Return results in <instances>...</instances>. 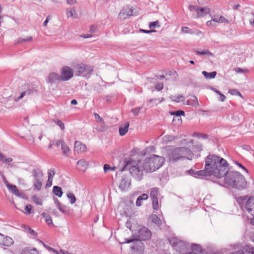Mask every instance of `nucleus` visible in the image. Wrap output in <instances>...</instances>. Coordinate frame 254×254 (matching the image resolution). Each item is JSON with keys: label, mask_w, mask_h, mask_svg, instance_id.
<instances>
[{"label": "nucleus", "mask_w": 254, "mask_h": 254, "mask_svg": "<svg viewBox=\"0 0 254 254\" xmlns=\"http://www.w3.org/2000/svg\"><path fill=\"white\" fill-rule=\"evenodd\" d=\"M73 75V70L67 66H64L62 68L60 75L62 81L68 80L72 77Z\"/></svg>", "instance_id": "obj_11"}, {"label": "nucleus", "mask_w": 254, "mask_h": 254, "mask_svg": "<svg viewBox=\"0 0 254 254\" xmlns=\"http://www.w3.org/2000/svg\"><path fill=\"white\" fill-rule=\"evenodd\" d=\"M189 9L191 13V16L194 18L203 17L210 12V9L207 7H200L197 5H190Z\"/></svg>", "instance_id": "obj_7"}, {"label": "nucleus", "mask_w": 254, "mask_h": 254, "mask_svg": "<svg viewBox=\"0 0 254 254\" xmlns=\"http://www.w3.org/2000/svg\"><path fill=\"white\" fill-rule=\"evenodd\" d=\"M32 174L34 180L42 179L43 173L40 169H34L32 171Z\"/></svg>", "instance_id": "obj_24"}, {"label": "nucleus", "mask_w": 254, "mask_h": 254, "mask_svg": "<svg viewBox=\"0 0 254 254\" xmlns=\"http://www.w3.org/2000/svg\"><path fill=\"white\" fill-rule=\"evenodd\" d=\"M173 115H175L177 117H180L181 115H185V112L182 110H178L171 113Z\"/></svg>", "instance_id": "obj_55"}, {"label": "nucleus", "mask_w": 254, "mask_h": 254, "mask_svg": "<svg viewBox=\"0 0 254 254\" xmlns=\"http://www.w3.org/2000/svg\"><path fill=\"white\" fill-rule=\"evenodd\" d=\"M116 168L115 167H110L109 165L107 164H105L104 165V171L105 173H107L109 171H115Z\"/></svg>", "instance_id": "obj_42"}, {"label": "nucleus", "mask_w": 254, "mask_h": 254, "mask_svg": "<svg viewBox=\"0 0 254 254\" xmlns=\"http://www.w3.org/2000/svg\"><path fill=\"white\" fill-rule=\"evenodd\" d=\"M53 192L56 195L61 197L63 194V191L62 188L59 186H54L53 189Z\"/></svg>", "instance_id": "obj_31"}, {"label": "nucleus", "mask_w": 254, "mask_h": 254, "mask_svg": "<svg viewBox=\"0 0 254 254\" xmlns=\"http://www.w3.org/2000/svg\"><path fill=\"white\" fill-rule=\"evenodd\" d=\"M193 136H196L198 138H208L207 135L201 134V133H196L193 135Z\"/></svg>", "instance_id": "obj_62"}, {"label": "nucleus", "mask_w": 254, "mask_h": 254, "mask_svg": "<svg viewBox=\"0 0 254 254\" xmlns=\"http://www.w3.org/2000/svg\"><path fill=\"white\" fill-rule=\"evenodd\" d=\"M151 219L152 222L158 226H159L161 224V221L160 219L156 214L152 215L151 216Z\"/></svg>", "instance_id": "obj_35"}, {"label": "nucleus", "mask_w": 254, "mask_h": 254, "mask_svg": "<svg viewBox=\"0 0 254 254\" xmlns=\"http://www.w3.org/2000/svg\"><path fill=\"white\" fill-rule=\"evenodd\" d=\"M67 197L69 199L70 202L71 204H73L76 202V198L74 194L71 192H69L67 193Z\"/></svg>", "instance_id": "obj_38"}, {"label": "nucleus", "mask_w": 254, "mask_h": 254, "mask_svg": "<svg viewBox=\"0 0 254 254\" xmlns=\"http://www.w3.org/2000/svg\"><path fill=\"white\" fill-rule=\"evenodd\" d=\"M234 70L238 73H244L249 71V70L247 68H241L240 67H236L234 68Z\"/></svg>", "instance_id": "obj_44"}, {"label": "nucleus", "mask_w": 254, "mask_h": 254, "mask_svg": "<svg viewBox=\"0 0 254 254\" xmlns=\"http://www.w3.org/2000/svg\"><path fill=\"white\" fill-rule=\"evenodd\" d=\"M54 201L57 207L61 212L64 214L68 213V211L67 210V207L65 205L61 203L57 198L55 199Z\"/></svg>", "instance_id": "obj_18"}, {"label": "nucleus", "mask_w": 254, "mask_h": 254, "mask_svg": "<svg viewBox=\"0 0 254 254\" xmlns=\"http://www.w3.org/2000/svg\"><path fill=\"white\" fill-rule=\"evenodd\" d=\"M32 199L37 205H42V202L41 198L36 195H33L32 197Z\"/></svg>", "instance_id": "obj_41"}, {"label": "nucleus", "mask_w": 254, "mask_h": 254, "mask_svg": "<svg viewBox=\"0 0 254 254\" xmlns=\"http://www.w3.org/2000/svg\"><path fill=\"white\" fill-rule=\"evenodd\" d=\"M74 149L77 152L81 153L86 150V146L80 141H76L74 143Z\"/></svg>", "instance_id": "obj_17"}, {"label": "nucleus", "mask_w": 254, "mask_h": 254, "mask_svg": "<svg viewBox=\"0 0 254 254\" xmlns=\"http://www.w3.org/2000/svg\"><path fill=\"white\" fill-rule=\"evenodd\" d=\"M155 87L156 90L160 91L163 89L164 87V85L163 83H158L155 85Z\"/></svg>", "instance_id": "obj_58"}, {"label": "nucleus", "mask_w": 254, "mask_h": 254, "mask_svg": "<svg viewBox=\"0 0 254 254\" xmlns=\"http://www.w3.org/2000/svg\"><path fill=\"white\" fill-rule=\"evenodd\" d=\"M227 161L216 155H209L205 159V169L197 171L190 169L189 174L195 177L214 176L220 178L225 174Z\"/></svg>", "instance_id": "obj_1"}, {"label": "nucleus", "mask_w": 254, "mask_h": 254, "mask_svg": "<svg viewBox=\"0 0 254 254\" xmlns=\"http://www.w3.org/2000/svg\"><path fill=\"white\" fill-rule=\"evenodd\" d=\"M190 98L188 99L186 104L189 105H191L195 107L199 106V103L197 97L195 95H190Z\"/></svg>", "instance_id": "obj_19"}, {"label": "nucleus", "mask_w": 254, "mask_h": 254, "mask_svg": "<svg viewBox=\"0 0 254 254\" xmlns=\"http://www.w3.org/2000/svg\"><path fill=\"white\" fill-rule=\"evenodd\" d=\"M250 24L253 27H254V13H252L250 15Z\"/></svg>", "instance_id": "obj_64"}, {"label": "nucleus", "mask_w": 254, "mask_h": 254, "mask_svg": "<svg viewBox=\"0 0 254 254\" xmlns=\"http://www.w3.org/2000/svg\"><path fill=\"white\" fill-rule=\"evenodd\" d=\"M142 161L139 160L137 162L131 161V162H127L126 167H128L130 174L138 181L141 180L143 176Z\"/></svg>", "instance_id": "obj_5"}, {"label": "nucleus", "mask_w": 254, "mask_h": 254, "mask_svg": "<svg viewBox=\"0 0 254 254\" xmlns=\"http://www.w3.org/2000/svg\"><path fill=\"white\" fill-rule=\"evenodd\" d=\"M229 93H230L232 95H236L242 97L241 93L236 89H231L229 91Z\"/></svg>", "instance_id": "obj_48"}, {"label": "nucleus", "mask_w": 254, "mask_h": 254, "mask_svg": "<svg viewBox=\"0 0 254 254\" xmlns=\"http://www.w3.org/2000/svg\"><path fill=\"white\" fill-rule=\"evenodd\" d=\"M151 232L147 228L142 227L139 229L138 231V238L139 241L135 239H126V241L123 244H129L133 243V245L131 246L132 250H138L142 248V243L141 241H145L151 238Z\"/></svg>", "instance_id": "obj_4"}, {"label": "nucleus", "mask_w": 254, "mask_h": 254, "mask_svg": "<svg viewBox=\"0 0 254 254\" xmlns=\"http://www.w3.org/2000/svg\"><path fill=\"white\" fill-rule=\"evenodd\" d=\"M206 25L208 26H212V27L216 26L214 21H213V18H212L211 20L207 21Z\"/></svg>", "instance_id": "obj_60"}, {"label": "nucleus", "mask_w": 254, "mask_h": 254, "mask_svg": "<svg viewBox=\"0 0 254 254\" xmlns=\"http://www.w3.org/2000/svg\"><path fill=\"white\" fill-rule=\"evenodd\" d=\"M148 195L146 193H143L138 197L136 201V205L137 206L141 205V201L146 200L148 198Z\"/></svg>", "instance_id": "obj_26"}, {"label": "nucleus", "mask_w": 254, "mask_h": 254, "mask_svg": "<svg viewBox=\"0 0 254 254\" xmlns=\"http://www.w3.org/2000/svg\"><path fill=\"white\" fill-rule=\"evenodd\" d=\"M61 81L60 75L54 72L50 73L46 79L47 82L51 85H53L56 83L57 81Z\"/></svg>", "instance_id": "obj_13"}, {"label": "nucleus", "mask_w": 254, "mask_h": 254, "mask_svg": "<svg viewBox=\"0 0 254 254\" xmlns=\"http://www.w3.org/2000/svg\"><path fill=\"white\" fill-rule=\"evenodd\" d=\"M38 86L35 82H32L29 86V88L26 90L27 95H29L33 94L34 92H36L38 89Z\"/></svg>", "instance_id": "obj_22"}, {"label": "nucleus", "mask_w": 254, "mask_h": 254, "mask_svg": "<svg viewBox=\"0 0 254 254\" xmlns=\"http://www.w3.org/2000/svg\"><path fill=\"white\" fill-rule=\"evenodd\" d=\"M196 53L198 54L199 55H208V56H213V54L211 53L209 50H203L201 51H196Z\"/></svg>", "instance_id": "obj_40"}, {"label": "nucleus", "mask_w": 254, "mask_h": 254, "mask_svg": "<svg viewBox=\"0 0 254 254\" xmlns=\"http://www.w3.org/2000/svg\"><path fill=\"white\" fill-rule=\"evenodd\" d=\"M94 116L95 119L97 120L100 124L103 125L104 124V121L103 119L97 113H95Z\"/></svg>", "instance_id": "obj_56"}, {"label": "nucleus", "mask_w": 254, "mask_h": 254, "mask_svg": "<svg viewBox=\"0 0 254 254\" xmlns=\"http://www.w3.org/2000/svg\"><path fill=\"white\" fill-rule=\"evenodd\" d=\"M251 248L252 247L250 248L249 246H246V247L244 249L231 253L230 254H252V253L250 252Z\"/></svg>", "instance_id": "obj_25"}, {"label": "nucleus", "mask_w": 254, "mask_h": 254, "mask_svg": "<svg viewBox=\"0 0 254 254\" xmlns=\"http://www.w3.org/2000/svg\"><path fill=\"white\" fill-rule=\"evenodd\" d=\"M96 128L99 131H100V132L105 131L106 130V127H105V124L104 123V125L101 124V126L97 127Z\"/></svg>", "instance_id": "obj_54"}, {"label": "nucleus", "mask_w": 254, "mask_h": 254, "mask_svg": "<svg viewBox=\"0 0 254 254\" xmlns=\"http://www.w3.org/2000/svg\"><path fill=\"white\" fill-rule=\"evenodd\" d=\"M96 30H97V28L95 26L92 25L90 26L89 32L92 35H93V34L96 32Z\"/></svg>", "instance_id": "obj_57"}, {"label": "nucleus", "mask_w": 254, "mask_h": 254, "mask_svg": "<svg viewBox=\"0 0 254 254\" xmlns=\"http://www.w3.org/2000/svg\"><path fill=\"white\" fill-rule=\"evenodd\" d=\"M202 73L204 76V77L207 79L214 78H215L217 74L216 71H212L211 72L209 73L206 71H203Z\"/></svg>", "instance_id": "obj_32"}, {"label": "nucleus", "mask_w": 254, "mask_h": 254, "mask_svg": "<svg viewBox=\"0 0 254 254\" xmlns=\"http://www.w3.org/2000/svg\"><path fill=\"white\" fill-rule=\"evenodd\" d=\"M94 69V66L91 64H77L75 67V74L77 76L88 77Z\"/></svg>", "instance_id": "obj_8"}, {"label": "nucleus", "mask_w": 254, "mask_h": 254, "mask_svg": "<svg viewBox=\"0 0 254 254\" xmlns=\"http://www.w3.org/2000/svg\"><path fill=\"white\" fill-rule=\"evenodd\" d=\"M53 121L57 125H58L62 130H64V127H64V125L61 120H54Z\"/></svg>", "instance_id": "obj_46"}, {"label": "nucleus", "mask_w": 254, "mask_h": 254, "mask_svg": "<svg viewBox=\"0 0 254 254\" xmlns=\"http://www.w3.org/2000/svg\"><path fill=\"white\" fill-rule=\"evenodd\" d=\"M130 185V181L128 178L126 176H122L119 183V188L122 190H125L128 188Z\"/></svg>", "instance_id": "obj_15"}, {"label": "nucleus", "mask_w": 254, "mask_h": 254, "mask_svg": "<svg viewBox=\"0 0 254 254\" xmlns=\"http://www.w3.org/2000/svg\"><path fill=\"white\" fill-rule=\"evenodd\" d=\"M20 254H39V252L35 248L27 247L22 250Z\"/></svg>", "instance_id": "obj_21"}, {"label": "nucleus", "mask_w": 254, "mask_h": 254, "mask_svg": "<svg viewBox=\"0 0 254 254\" xmlns=\"http://www.w3.org/2000/svg\"><path fill=\"white\" fill-rule=\"evenodd\" d=\"M182 31L185 33H188L190 34H194V29H190L188 27H183L182 28Z\"/></svg>", "instance_id": "obj_39"}, {"label": "nucleus", "mask_w": 254, "mask_h": 254, "mask_svg": "<svg viewBox=\"0 0 254 254\" xmlns=\"http://www.w3.org/2000/svg\"><path fill=\"white\" fill-rule=\"evenodd\" d=\"M42 179H37L34 180V189H36L37 190H40L42 186Z\"/></svg>", "instance_id": "obj_33"}, {"label": "nucleus", "mask_w": 254, "mask_h": 254, "mask_svg": "<svg viewBox=\"0 0 254 254\" xmlns=\"http://www.w3.org/2000/svg\"><path fill=\"white\" fill-rule=\"evenodd\" d=\"M27 95V91L26 90L25 91H23L21 93L20 95L17 98L15 99V101H18L21 99L25 95Z\"/></svg>", "instance_id": "obj_61"}, {"label": "nucleus", "mask_w": 254, "mask_h": 254, "mask_svg": "<svg viewBox=\"0 0 254 254\" xmlns=\"http://www.w3.org/2000/svg\"><path fill=\"white\" fill-rule=\"evenodd\" d=\"M152 203L153 208L157 210L159 207L158 198L152 199Z\"/></svg>", "instance_id": "obj_45"}, {"label": "nucleus", "mask_w": 254, "mask_h": 254, "mask_svg": "<svg viewBox=\"0 0 254 254\" xmlns=\"http://www.w3.org/2000/svg\"><path fill=\"white\" fill-rule=\"evenodd\" d=\"M181 159L187 158L188 160H191L193 157V153L188 148L181 147Z\"/></svg>", "instance_id": "obj_16"}, {"label": "nucleus", "mask_w": 254, "mask_h": 254, "mask_svg": "<svg viewBox=\"0 0 254 254\" xmlns=\"http://www.w3.org/2000/svg\"><path fill=\"white\" fill-rule=\"evenodd\" d=\"M159 26H160V25H159V21L158 20L150 22L149 24V27L151 29L155 28L156 27H159Z\"/></svg>", "instance_id": "obj_51"}, {"label": "nucleus", "mask_w": 254, "mask_h": 254, "mask_svg": "<svg viewBox=\"0 0 254 254\" xmlns=\"http://www.w3.org/2000/svg\"><path fill=\"white\" fill-rule=\"evenodd\" d=\"M133 9L131 6H126L124 7L119 14V18L121 20L128 18L132 15Z\"/></svg>", "instance_id": "obj_12"}, {"label": "nucleus", "mask_w": 254, "mask_h": 254, "mask_svg": "<svg viewBox=\"0 0 254 254\" xmlns=\"http://www.w3.org/2000/svg\"><path fill=\"white\" fill-rule=\"evenodd\" d=\"M74 14H75L74 9H72L71 8H68L67 9L66 14H67V16L68 17H73Z\"/></svg>", "instance_id": "obj_49"}, {"label": "nucleus", "mask_w": 254, "mask_h": 254, "mask_svg": "<svg viewBox=\"0 0 254 254\" xmlns=\"http://www.w3.org/2000/svg\"><path fill=\"white\" fill-rule=\"evenodd\" d=\"M227 169L222 177H225L224 182L226 185L233 188L242 190L246 187L247 181L245 177L237 171H228L229 164L227 162ZM220 178V177L219 178Z\"/></svg>", "instance_id": "obj_2"}, {"label": "nucleus", "mask_w": 254, "mask_h": 254, "mask_svg": "<svg viewBox=\"0 0 254 254\" xmlns=\"http://www.w3.org/2000/svg\"><path fill=\"white\" fill-rule=\"evenodd\" d=\"M31 209H32V206L30 204L26 205L25 207V210L26 211L27 214L31 213Z\"/></svg>", "instance_id": "obj_63"}, {"label": "nucleus", "mask_w": 254, "mask_h": 254, "mask_svg": "<svg viewBox=\"0 0 254 254\" xmlns=\"http://www.w3.org/2000/svg\"><path fill=\"white\" fill-rule=\"evenodd\" d=\"M63 153L64 155H67V153L69 151V148L68 146L65 144V143H63L61 147Z\"/></svg>", "instance_id": "obj_43"}, {"label": "nucleus", "mask_w": 254, "mask_h": 254, "mask_svg": "<svg viewBox=\"0 0 254 254\" xmlns=\"http://www.w3.org/2000/svg\"><path fill=\"white\" fill-rule=\"evenodd\" d=\"M154 150L155 148L153 146H150L147 147L145 149L143 150L141 153L142 155L145 156L152 152H154Z\"/></svg>", "instance_id": "obj_36"}, {"label": "nucleus", "mask_w": 254, "mask_h": 254, "mask_svg": "<svg viewBox=\"0 0 254 254\" xmlns=\"http://www.w3.org/2000/svg\"><path fill=\"white\" fill-rule=\"evenodd\" d=\"M171 99L176 102H179L180 101H183L185 97L183 95L171 96Z\"/></svg>", "instance_id": "obj_34"}, {"label": "nucleus", "mask_w": 254, "mask_h": 254, "mask_svg": "<svg viewBox=\"0 0 254 254\" xmlns=\"http://www.w3.org/2000/svg\"><path fill=\"white\" fill-rule=\"evenodd\" d=\"M25 231L29 233L31 235L36 236L37 235L36 232L28 226L25 227Z\"/></svg>", "instance_id": "obj_52"}, {"label": "nucleus", "mask_w": 254, "mask_h": 254, "mask_svg": "<svg viewBox=\"0 0 254 254\" xmlns=\"http://www.w3.org/2000/svg\"><path fill=\"white\" fill-rule=\"evenodd\" d=\"M48 174V179H51L53 180L54 177L55 175V172L54 171V169L49 170Z\"/></svg>", "instance_id": "obj_53"}, {"label": "nucleus", "mask_w": 254, "mask_h": 254, "mask_svg": "<svg viewBox=\"0 0 254 254\" xmlns=\"http://www.w3.org/2000/svg\"><path fill=\"white\" fill-rule=\"evenodd\" d=\"M159 189L157 188H152L150 190V196L152 199L158 198Z\"/></svg>", "instance_id": "obj_28"}, {"label": "nucleus", "mask_w": 254, "mask_h": 254, "mask_svg": "<svg viewBox=\"0 0 254 254\" xmlns=\"http://www.w3.org/2000/svg\"><path fill=\"white\" fill-rule=\"evenodd\" d=\"M7 189L11 193L19 197L23 198L25 196V194L23 192H20L16 186L14 185H8Z\"/></svg>", "instance_id": "obj_14"}, {"label": "nucleus", "mask_w": 254, "mask_h": 254, "mask_svg": "<svg viewBox=\"0 0 254 254\" xmlns=\"http://www.w3.org/2000/svg\"><path fill=\"white\" fill-rule=\"evenodd\" d=\"M191 249L192 252H194L196 254H202V249L201 247L197 244H192L191 246Z\"/></svg>", "instance_id": "obj_30"}, {"label": "nucleus", "mask_w": 254, "mask_h": 254, "mask_svg": "<svg viewBox=\"0 0 254 254\" xmlns=\"http://www.w3.org/2000/svg\"><path fill=\"white\" fill-rule=\"evenodd\" d=\"M32 39V37L31 36L26 37V38H19L17 40V43H21V42H27L29 41H31Z\"/></svg>", "instance_id": "obj_47"}, {"label": "nucleus", "mask_w": 254, "mask_h": 254, "mask_svg": "<svg viewBox=\"0 0 254 254\" xmlns=\"http://www.w3.org/2000/svg\"><path fill=\"white\" fill-rule=\"evenodd\" d=\"M77 165L85 169L88 167V162L85 159H80L77 162Z\"/></svg>", "instance_id": "obj_37"}, {"label": "nucleus", "mask_w": 254, "mask_h": 254, "mask_svg": "<svg viewBox=\"0 0 254 254\" xmlns=\"http://www.w3.org/2000/svg\"><path fill=\"white\" fill-rule=\"evenodd\" d=\"M142 109L141 107H136L132 109L131 112L134 116H137L139 113L140 110Z\"/></svg>", "instance_id": "obj_50"}, {"label": "nucleus", "mask_w": 254, "mask_h": 254, "mask_svg": "<svg viewBox=\"0 0 254 254\" xmlns=\"http://www.w3.org/2000/svg\"><path fill=\"white\" fill-rule=\"evenodd\" d=\"M215 23H228V20L221 15H214L212 17Z\"/></svg>", "instance_id": "obj_23"}, {"label": "nucleus", "mask_w": 254, "mask_h": 254, "mask_svg": "<svg viewBox=\"0 0 254 254\" xmlns=\"http://www.w3.org/2000/svg\"><path fill=\"white\" fill-rule=\"evenodd\" d=\"M2 246L8 247L13 244V241L9 237H8V236L4 237V240H2Z\"/></svg>", "instance_id": "obj_29"}, {"label": "nucleus", "mask_w": 254, "mask_h": 254, "mask_svg": "<svg viewBox=\"0 0 254 254\" xmlns=\"http://www.w3.org/2000/svg\"><path fill=\"white\" fill-rule=\"evenodd\" d=\"M181 147L176 148L167 151V157L170 161L175 162L181 159Z\"/></svg>", "instance_id": "obj_10"}, {"label": "nucleus", "mask_w": 254, "mask_h": 254, "mask_svg": "<svg viewBox=\"0 0 254 254\" xmlns=\"http://www.w3.org/2000/svg\"><path fill=\"white\" fill-rule=\"evenodd\" d=\"M129 123L126 122L122 126H121L119 127V134L121 136L125 135L128 130Z\"/></svg>", "instance_id": "obj_20"}, {"label": "nucleus", "mask_w": 254, "mask_h": 254, "mask_svg": "<svg viewBox=\"0 0 254 254\" xmlns=\"http://www.w3.org/2000/svg\"><path fill=\"white\" fill-rule=\"evenodd\" d=\"M42 216L48 225H50L53 224L52 218L49 214L45 212H43L42 214Z\"/></svg>", "instance_id": "obj_27"}, {"label": "nucleus", "mask_w": 254, "mask_h": 254, "mask_svg": "<svg viewBox=\"0 0 254 254\" xmlns=\"http://www.w3.org/2000/svg\"><path fill=\"white\" fill-rule=\"evenodd\" d=\"M164 162V157L156 155H151L142 161L143 170L147 173L154 172L162 167Z\"/></svg>", "instance_id": "obj_3"}, {"label": "nucleus", "mask_w": 254, "mask_h": 254, "mask_svg": "<svg viewBox=\"0 0 254 254\" xmlns=\"http://www.w3.org/2000/svg\"><path fill=\"white\" fill-rule=\"evenodd\" d=\"M237 201L244 212H247L251 215H254V196L249 198L248 196H240Z\"/></svg>", "instance_id": "obj_6"}, {"label": "nucleus", "mask_w": 254, "mask_h": 254, "mask_svg": "<svg viewBox=\"0 0 254 254\" xmlns=\"http://www.w3.org/2000/svg\"><path fill=\"white\" fill-rule=\"evenodd\" d=\"M194 34H195L198 36H201V37L204 36L203 33L202 31H200L199 30H198L196 29H194Z\"/></svg>", "instance_id": "obj_59"}, {"label": "nucleus", "mask_w": 254, "mask_h": 254, "mask_svg": "<svg viewBox=\"0 0 254 254\" xmlns=\"http://www.w3.org/2000/svg\"><path fill=\"white\" fill-rule=\"evenodd\" d=\"M169 242L173 249L177 252H183L187 249V244L177 238L173 237L169 240Z\"/></svg>", "instance_id": "obj_9"}]
</instances>
